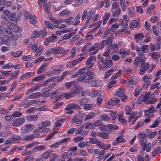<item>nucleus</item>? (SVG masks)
<instances>
[{"mask_svg": "<svg viewBox=\"0 0 161 161\" xmlns=\"http://www.w3.org/2000/svg\"><path fill=\"white\" fill-rule=\"evenodd\" d=\"M95 59L93 57H90L86 62V67L81 68L77 72V74L80 75V77L77 78L78 81L89 83L94 77V73L92 70L88 69L92 68L94 66Z\"/></svg>", "mask_w": 161, "mask_h": 161, "instance_id": "f257e3e1", "label": "nucleus"}, {"mask_svg": "<svg viewBox=\"0 0 161 161\" xmlns=\"http://www.w3.org/2000/svg\"><path fill=\"white\" fill-rule=\"evenodd\" d=\"M98 64L99 69L104 71L113 65V63L109 57H100L98 58Z\"/></svg>", "mask_w": 161, "mask_h": 161, "instance_id": "f03ea898", "label": "nucleus"}, {"mask_svg": "<svg viewBox=\"0 0 161 161\" xmlns=\"http://www.w3.org/2000/svg\"><path fill=\"white\" fill-rule=\"evenodd\" d=\"M138 100L140 102H145L146 103L151 104H153L157 101L154 95L150 94L149 92L144 95H142Z\"/></svg>", "mask_w": 161, "mask_h": 161, "instance_id": "7ed1b4c3", "label": "nucleus"}, {"mask_svg": "<svg viewBox=\"0 0 161 161\" xmlns=\"http://www.w3.org/2000/svg\"><path fill=\"white\" fill-rule=\"evenodd\" d=\"M81 107L77 103H70L67 105L64 110H65L64 113L65 114H73L74 111L73 109H80Z\"/></svg>", "mask_w": 161, "mask_h": 161, "instance_id": "20e7f679", "label": "nucleus"}, {"mask_svg": "<svg viewBox=\"0 0 161 161\" xmlns=\"http://www.w3.org/2000/svg\"><path fill=\"white\" fill-rule=\"evenodd\" d=\"M110 10L113 16L114 17L119 16L121 11L120 8L116 2H114L112 3Z\"/></svg>", "mask_w": 161, "mask_h": 161, "instance_id": "39448f33", "label": "nucleus"}, {"mask_svg": "<svg viewBox=\"0 0 161 161\" xmlns=\"http://www.w3.org/2000/svg\"><path fill=\"white\" fill-rule=\"evenodd\" d=\"M102 44L100 43V42L99 43H95L92 47H90L89 50V52L93 51V52L91 53L92 55H95L98 52V50H101L103 48Z\"/></svg>", "mask_w": 161, "mask_h": 161, "instance_id": "423d86ee", "label": "nucleus"}, {"mask_svg": "<svg viewBox=\"0 0 161 161\" xmlns=\"http://www.w3.org/2000/svg\"><path fill=\"white\" fill-rule=\"evenodd\" d=\"M148 47V45H147L142 46V49L141 50V51H142L141 54V55H138L140 56V60L142 63H144L146 61V58L144 55V54L148 52L149 51Z\"/></svg>", "mask_w": 161, "mask_h": 161, "instance_id": "0eeeda50", "label": "nucleus"}, {"mask_svg": "<svg viewBox=\"0 0 161 161\" xmlns=\"http://www.w3.org/2000/svg\"><path fill=\"white\" fill-rule=\"evenodd\" d=\"M138 112L137 111L134 112H131L128 119V122L130 125L134 124L136 120L138 119L139 116L140 114H139L137 115Z\"/></svg>", "mask_w": 161, "mask_h": 161, "instance_id": "6e6552de", "label": "nucleus"}, {"mask_svg": "<svg viewBox=\"0 0 161 161\" xmlns=\"http://www.w3.org/2000/svg\"><path fill=\"white\" fill-rule=\"evenodd\" d=\"M35 127L34 125L28 124L22 127L20 130V132L22 133H25L31 131Z\"/></svg>", "mask_w": 161, "mask_h": 161, "instance_id": "1a4fd4ad", "label": "nucleus"}, {"mask_svg": "<svg viewBox=\"0 0 161 161\" xmlns=\"http://www.w3.org/2000/svg\"><path fill=\"white\" fill-rule=\"evenodd\" d=\"M85 57L82 56L76 59L69 62L66 65L67 68L69 69L71 68L73 66L76 65L79 63H80L84 59Z\"/></svg>", "mask_w": 161, "mask_h": 161, "instance_id": "9d476101", "label": "nucleus"}, {"mask_svg": "<svg viewBox=\"0 0 161 161\" xmlns=\"http://www.w3.org/2000/svg\"><path fill=\"white\" fill-rule=\"evenodd\" d=\"M10 12L8 10H5L3 12V18L6 21L5 23L7 24V26L9 30H10V25L9 20H10Z\"/></svg>", "mask_w": 161, "mask_h": 161, "instance_id": "9b49d317", "label": "nucleus"}, {"mask_svg": "<svg viewBox=\"0 0 161 161\" xmlns=\"http://www.w3.org/2000/svg\"><path fill=\"white\" fill-rule=\"evenodd\" d=\"M152 79V75H146L142 78L143 81L144 82L143 87L147 88L151 83Z\"/></svg>", "mask_w": 161, "mask_h": 161, "instance_id": "f8f14e48", "label": "nucleus"}, {"mask_svg": "<svg viewBox=\"0 0 161 161\" xmlns=\"http://www.w3.org/2000/svg\"><path fill=\"white\" fill-rule=\"evenodd\" d=\"M157 110L153 106H151L148 110H144L145 115L147 117L150 118L153 116V113L157 112Z\"/></svg>", "mask_w": 161, "mask_h": 161, "instance_id": "ddd939ff", "label": "nucleus"}, {"mask_svg": "<svg viewBox=\"0 0 161 161\" xmlns=\"http://www.w3.org/2000/svg\"><path fill=\"white\" fill-rule=\"evenodd\" d=\"M149 67V64L148 63H142L140 68L139 74L143 75L144 74V72L147 71Z\"/></svg>", "mask_w": 161, "mask_h": 161, "instance_id": "4468645a", "label": "nucleus"}, {"mask_svg": "<svg viewBox=\"0 0 161 161\" xmlns=\"http://www.w3.org/2000/svg\"><path fill=\"white\" fill-rule=\"evenodd\" d=\"M114 37L112 35L109 36L105 40H103L100 42V43L102 44L103 48L104 47V44L111 45Z\"/></svg>", "mask_w": 161, "mask_h": 161, "instance_id": "2eb2a0df", "label": "nucleus"}, {"mask_svg": "<svg viewBox=\"0 0 161 161\" xmlns=\"http://www.w3.org/2000/svg\"><path fill=\"white\" fill-rule=\"evenodd\" d=\"M25 122V119L21 117L14 120L12 123V125L15 126H19Z\"/></svg>", "mask_w": 161, "mask_h": 161, "instance_id": "dca6fc26", "label": "nucleus"}, {"mask_svg": "<svg viewBox=\"0 0 161 161\" xmlns=\"http://www.w3.org/2000/svg\"><path fill=\"white\" fill-rule=\"evenodd\" d=\"M11 5L13 4L11 7V9L12 10H14L16 8L17 10H20L21 8V6L19 4V1L14 0H13L12 2H11Z\"/></svg>", "mask_w": 161, "mask_h": 161, "instance_id": "f3484780", "label": "nucleus"}, {"mask_svg": "<svg viewBox=\"0 0 161 161\" xmlns=\"http://www.w3.org/2000/svg\"><path fill=\"white\" fill-rule=\"evenodd\" d=\"M95 14V11L94 9H91L87 14V15L86 19L85 24H87L90 20L94 16Z\"/></svg>", "mask_w": 161, "mask_h": 161, "instance_id": "a211bd4d", "label": "nucleus"}, {"mask_svg": "<svg viewBox=\"0 0 161 161\" xmlns=\"http://www.w3.org/2000/svg\"><path fill=\"white\" fill-rule=\"evenodd\" d=\"M57 37L54 34H52L50 37L47 39L44 42V45L47 46L49 43L55 41V39Z\"/></svg>", "mask_w": 161, "mask_h": 161, "instance_id": "6ab92c4d", "label": "nucleus"}, {"mask_svg": "<svg viewBox=\"0 0 161 161\" xmlns=\"http://www.w3.org/2000/svg\"><path fill=\"white\" fill-rule=\"evenodd\" d=\"M64 52V49L62 47H57L51 49V53L53 54H59L62 53Z\"/></svg>", "mask_w": 161, "mask_h": 161, "instance_id": "aec40b11", "label": "nucleus"}, {"mask_svg": "<svg viewBox=\"0 0 161 161\" xmlns=\"http://www.w3.org/2000/svg\"><path fill=\"white\" fill-rule=\"evenodd\" d=\"M58 96H59V98H62L63 97H65L66 99H68L75 96L72 92L71 93H63L61 94H59Z\"/></svg>", "mask_w": 161, "mask_h": 161, "instance_id": "412c9836", "label": "nucleus"}, {"mask_svg": "<svg viewBox=\"0 0 161 161\" xmlns=\"http://www.w3.org/2000/svg\"><path fill=\"white\" fill-rule=\"evenodd\" d=\"M130 46L132 49L135 50H136L137 54L138 55H141V54L142 52L141 50L142 49V46H141V47H140L139 46L135 45L133 43L131 42L130 43Z\"/></svg>", "mask_w": 161, "mask_h": 161, "instance_id": "4be33fe9", "label": "nucleus"}, {"mask_svg": "<svg viewBox=\"0 0 161 161\" xmlns=\"http://www.w3.org/2000/svg\"><path fill=\"white\" fill-rule=\"evenodd\" d=\"M11 26L12 27V28H11V29H12L13 32V33H20L22 31V28L20 27H18L16 24L14 25H12L11 24Z\"/></svg>", "mask_w": 161, "mask_h": 161, "instance_id": "5701e85b", "label": "nucleus"}, {"mask_svg": "<svg viewBox=\"0 0 161 161\" xmlns=\"http://www.w3.org/2000/svg\"><path fill=\"white\" fill-rule=\"evenodd\" d=\"M126 140L124 139L123 136H119L117 137L116 140L114 141L112 144L114 146L117 145L118 143L120 142H125Z\"/></svg>", "mask_w": 161, "mask_h": 161, "instance_id": "b1692460", "label": "nucleus"}, {"mask_svg": "<svg viewBox=\"0 0 161 161\" xmlns=\"http://www.w3.org/2000/svg\"><path fill=\"white\" fill-rule=\"evenodd\" d=\"M143 34V33H139L136 34L134 35V38L136 39V42L138 43L139 41H142L144 38Z\"/></svg>", "mask_w": 161, "mask_h": 161, "instance_id": "393cba45", "label": "nucleus"}, {"mask_svg": "<svg viewBox=\"0 0 161 161\" xmlns=\"http://www.w3.org/2000/svg\"><path fill=\"white\" fill-rule=\"evenodd\" d=\"M107 127L109 128V130H107V131L108 132L111 134L113 130H117L119 128V127L114 125H112L108 124L107 125Z\"/></svg>", "mask_w": 161, "mask_h": 161, "instance_id": "a878e982", "label": "nucleus"}, {"mask_svg": "<svg viewBox=\"0 0 161 161\" xmlns=\"http://www.w3.org/2000/svg\"><path fill=\"white\" fill-rule=\"evenodd\" d=\"M126 25H124L123 27V29H121L118 31V34H124L125 33H127L129 34L130 32L129 31H128V28L126 27Z\"/></svg>", "mask_w": 161, "mask_h": 161, "instance_id": "bb28decb", "label": "nucleus"}, {"mask_svg": "<svg viewBox=\"0 0 161 161\" xmlns=\"http://www.w3.org/2000/svg\"><path fill=\"white\" fill-rule=\"evenodd\" d=\"M92 79L89 82H90V85L92 87H98L101 85V81L99 80L92 81Z\"/></svg>", "mask_w": 161, "mask_h": 161, "instance_id": "cd10ccee", "label": "nucleus"}, {"mask_svg": "<svg viewBox=\"0 0 161 161\" xmlns=\"http://www.w3.org/2000/svg\"><path fill=\"white\" fill-rule=\"evenodd\" d=\"M82 120L80 118L78 115L74 116L71 119V122L72 123H75L77 124H79L82 122Z\"/></svg>", "mask_w": 161, "mask_h": 161, "instance_id": "c85d7f7f", "label": "nucleus"}, {"mask_svg": "<svg viewBox=\"0 0 161 161\" xmlns=\"http://www.w3.org/2000/svg\"><path fill=\"white\" fill-rule=\"evenodd\" d=\"M43 32L46 33V31L42 30L40 31L38 30L34 31L32 33V36L34 38H37L40 36V34H43Z\"/></svg>", "mask_w": 161, "mask_h": 161, "instance_id": "c756f323", "label": "nucleus"}, {"mask_svg": "<svg viewBox=\"0 0 161 161\" xmlns=\"http://www.w3.org/2000/svg\"><path fill=\"white\" fill-rule=\"evenodd\" d=\"M52 152V151L48 150L42 154V158L44 159H47L51 156V154Z\"/></svg>", "mask_w": 161, "mask_h": 161, "instance_id": "7c9ffc66", "label": "nucleus"}, {"mask_svg": "<svg viewBox=\"0 0 161 161\" xmlns=\"http://www.w3.org/2000/svg\"><path fill=\"white\" fill-rule=\"evenodd\" d=\"M26 120L29 121H36L38 119V117L36 115H29L26 118Z\"/></svg>", "mask_w": 161, "mask_h": 161, "instance_id": "2f4dec72", "label": "nucleus"}, {"mask_svg": "<svg viewBox=\"0 0 161 161\" xmlns=\"http://www.w3.org/2000/svg\"><path fill=\"white\" fill-rule=\"evenodd\" d=\"M23 51L21 50L17 51L15 52H12L11 53V56L14 57H19L22 55Z\"/></svg>", "mask_w": 161, "mask_h": 161, "instance_id": "473e14b6", "label": "nucleus"}, {"mask_svg": "<svg viewBox=\"0 0 161 161\" xmlns=\"http://www.w3.org/2000/svg\"><path fill=\"white\" fill-rule=\"evenodd\" d=\"M51 5V3L50 2H49L47 3H45L44 4L43 7L46 13L47 14H49Z\"/></svg>", "mask_w": 161, "mask_h": 161, "instance_id": "72a5a7b5", "label": "nucleus"}, {"mask_svg": "<svg viewBox=\"0 0 161 161\" xmlns=\"http://www.w3.org/2000/svg\"><path fill=\"white\" fill-rule=\"evenodd\" d=\"M81 17V16L80 14H78L76 16L75 19L73 21V25L74 26H76L78 25L80 22V21L79 20Z\"/></svg>", "mask_w": 161, "mask_h": 161, "instance_id": "f704fd0d", "label": "nucleus"}, {"mask_svg": "<svg viewBox=\"0 0 161 161\" xmlns=\"http://www.w3.org/2000/svg\"><path fill=\"white\" fill-rule=\"evenodd\" d=\"M41 96L40 93L39 92H35L30 95L28 97L29 99L38 98Z\"/></svg>", "mask_w": 161, "mask_h": 161, "instance_id": "c9c22d12", "label": "nucleus"}, {"mask_svg": "<svg viewBox=\"0 0 161 161\" xmlns=\"http://www.w3.org/2000/svg\"><path fill=\"white\" fill-rule=\"evenodd\" d=\"M29 19H30V22L31 24L34 25H37V19L35 15H32Z\"/></svg>", "mask_w": 161, "mask_h": 161, "instance_id": "e433bc0d", "label": "nucleus"}, {"mask_svg": "<svg viewBox=\"0 0 161 161\" xmlns=\"http://www.w3.org/2000/svg\"><path fill=\"white\" fill-rule=\"evenodd\" d=\"M48 65L47 63L43 64L38 69L37 72V74H40L43 72L44 69Z\"/></svg>", "mask_w": 161, "mask_h": 161, "instance_id": "4c0bfd02", "label": "nucleus"}, {"mask_svg": "<svg viewBox=\"0 0 161 161\" xmlns=\"http://www.w3.org/2000/svg\"><path fill=\"white\" fill-rule=\"evenodd\" d=\"M83 90V88L80 86H77L75 89H73L72 92L73 93L74 95H75V94L80 93Z\"/></svg>", "mask_w": 161, "mask_h": 161, "instance_id": "58836bf2", "label": "nucleus"}, {"mask_svg": "<svg viewBox=\"0 0 161 161\" xmlns=\"http://www.w3.org/2000/svg\"><path fill=\"white\" fill-rule=\"evenodd\" d=\"M120 46V44L119 43H118V44L114 43L111 44L108 47V48H109L110 49H113L117 51Z\"/></svg>", "mask_w": 161, "mask_h": 161, "instance_id": "ea45409f", "label": "nucleus"}, {"mask_svg": "<svg viewBox=\"0 0 161 161\" xmlns=\"http://www.w3.org/2000/svg\"><path fill=\"white\" fill-rule=\"evenodd\" d=\"M75 34V32H71L69 33L63 35L62 36L61 38L63 40L69 39L70 38Z\"/></svg>", "mask_w": 161, "mask_h": 161, "instance_id": "a19ab883", "label": "nucleus"}, {"mask_svg": "<svg viewBox=\"0 0 161 161\" xmlns=\"http://www.w3.org/2000/svg\"><path fill=\"white\" fill-rule=\"evenodd\" d=\"M35 135H30L26 136H24L22 137V140L25 141H29V140L34 139L35 138Z\"/></svg>", "mask_w": 161, "mask_h": 161, "instance_id": "79ce46f5", "label": "nucleus"}, {"mask_svg": "<svg viewBox=\"0 0 161 161\" xmlns=\"http://www.w3.org/2000/svg\"><path fill=\"white\" fill-rule=\"evenodd\" d=\"M15 13L11 14V24L12 25H14L17 24V20L16 18L14 17L15 16Z\"/></svg>", "mask_w": 161, "mask_h": 161, "instance_id": "37998d69", "label": "nucleus"}, {"mask_svg": "<svg viewBox=\"0 0 161 161\" xmlns=\"http://www.w3.org/2000/svg\"><path fill=\"white\" fill-rule=\"evenodd\" d=\"M160 57V54L157 52L152 53L151 54V57L153 59H157L159 58Z\"/></svg>", "mask_w": 161, "mask_h": 161, "instance_id": "c03bdc74", "label": "nucleus"}, {"mask_svg": "<svg viewBox=\"0 0 161 161\" xmlns=\"http://www.w3.org/2000/svg\"><path fill=\"white\" fill-rule=\"evenodd\" d=\"M110 16V14L109 13L106 12L105 13L103 22V25H104L106 23Z\"/></svg>", "mask_w": 161, "mask_h": 161, "instance_id": "a18cd8bd", "label": "nucleus"}, {"mask_svg": "<svg viewBox=\"0 0 161 161\" xmlns=\"http://www.w3.org/2000/svg\"><path fill=\"white\" fill-rule=\"evenodd\" d=\"M46 148V147L42 145L36 146L34 147V149H35L36 152L42 151L45 149Z\"/></svg>", "mask_w": 161, "mask_h": 161, "instance_id": "49530a36", "label": "nucleus"}, {"mask_svg": "<svg viewBox=\"0 0 161 161\" xmlns=\"http://www.w3.org/2000/svg\"><path fill=\"white\" fill-rule=\"evenodd\" d=\"M23 94H21L19 96H14L13 95L11 96V99L12 101H15L19 100L21 99L23 95Z\"/></svg>", "mask_w": 161, "mask_h": 161, "instance_id": "de8ad7c7", "label": "nucleus"}, {"mask_svg": "<svg viewBox=\"0 0 161 161\" xmlns=\"http://www.w3.org/2000/svg\"><path fill=\"white\" fill-rule=\"evenodd\" d=\"M88 102V99L86 98H84L83 99H80L78 101V103L81 106L84 105L86 103Z\"/></svg>", "mask_w": 161, "mask_h": 161, "instance_id": "09e8293b", "label": "nucleus"}, {"mask_svg": "<svg viewBox=\"0 0 161 161\" xmlns=\"http://www.w3.org/2000/svg\"><path fill=\"white\" fill-rule=\"evenodd\" d=\"M133 81V79L132 77H130L128 79L127 82L126 83L127 86L129 87H132L133 84H135Z\"/></svg>", "mask_w": 161, "mask_h": 161, "instance_id": "8fccbe9b", "label": "nucleus"}, {"mask_svg": "<svg viewBox=\"0 0 161 161\" xmlns=\"http://www.w3.org/2000/svg\"><path fill=\"white\" fill-rule=\"evenodd\" d=\"M114 71V69L113 68H111L108 69L105 73L104 75L105 79L108 78L110 75L112 74V73Z\"/></svg>", "mask_w": 161, "mask_h": 161, "instance_id": "3c124183", "label": "nucleus"}, {"mask_svg": "<svg viewBox=\"0 0 161 161\" xmlns=\"http://www.w3.org/2000/svg\"><path fill=\"white\" fill-rule=\"evenodd\" d=\"M95 115L96 114L94 112L90 113L86 115L84 120L85 121H86L89 119H90L93 118L95 116Z\"/></svg>", "mask_w": 161, "mask_h": 161, "instance_id": "603ef678", "label": "nucleus"}, {"mask_svg": "<svg viewBox=\"0 0 161 161\" xmlns=\"http://www.w3.org/2000/svg\"><path fill=\"white\" fill-rule=\"evenodd\" d=\"M44 78V75H38L36 77H35L32 80V81H39L43 80Z\"/></svg>", "mask_w": 161, "mask_h": 161, "instance_id": "864d4df0", "label": "nucleus"}, {"mask_svg": "<svg viewBox=\"0 0 161 161\" xmlns=\"http://www.w3.org/2000/svg\"><path fill=\"white\" fill-rule=\"evenodd\" d=\"M68 71H66L64 72L63 74L59 77L57 78V82H59L64 78L65 76L68 74Z\"/></svg>", "mask_w": 161, "mask_h": 161, "instance_id": "5fc2aeb1", "label": "nucleus"}, {"mask_svg": "<svg viewBox=\"0 0 161 161\" xmlns=\"http://www.w3.org/2000/svg\"><path fill=\"white\" fill-rule=\"evenodd\" d=\"M140 58L139 57H136L134 61V68H138L140 65Z\"/></svg>", "mask_w": 161, "mask_h": 161, "instance_id": "6e6d98bb", "label": "nucleus"}, {"mask_svg": "<svg viewBox=\"0 0 161 161\" xmlns=\"http://www.w3.org/2000/svg\"><path fill=\"white\" fill-rule=\"evenodd\" d=\"M28 48H31L35 52L37 50V45L36 43H32L30 44L28 46Z\"/></svg>", "mask_w": 161, "mask_h": 161, "instance_id": "4d7b16f0", "label": "nucleus"}, {"mask_svg": "<svg viewBox=\"0 0 161 161\" xmlns=\"http://www.w3.org/2000/svg\"><path fill=\"white\" fill-rule=\"evenodd\" d=\"M74 19L73 17H69L68 18L64 19V21L68 24V25H73V21L72 20Z\"/></svg>", "mask_w": 161, "mask_h": 161, "instance_id": "13d9d810", "label": "nucleus"}, {"mask_svg": "<svg viewBox=\"0 0 161 161\" xmlns=\"http://www.w3.org/2000/svg\"><path fill=\"white\" fill-rule=\"evenodd\" d=\"M122 70L119 69L116 74H114L112 76V78L114 79H116L119 77L122 74Z\"/></svg>", "mask_w": 161, "mask_h": 161, "instance_id": "bf43d9fd", "label": "nucleus"}, {"mask_svg": "<svg viewBox=\"0 0 161 161\" xmlns=\"http://www.w3.org/2000/svg\"><path fill=\"white\" fill-rule=\"evenodd\" d=\"M98 136L101 138L105 139H108L109 138L108 134L104 132H100Z\"/></svg>", "mask_w": 161, "mask_h": 161, "instance_id": "052dcab7", "label": "nucleus"}, {"mask_svg": "<svg viewBox=\"0 0 161 161\" xmlns=\"http://www.w3.org/2000/svg\"><path fill=\"white\" fill-rule=\"evenodd\" d=\"M160 85V83L157 82L151 84L150 86V89L153 90L155 88L157 89V90L158 91V88Z\"/></svg>", "mask_w": 161, "mask_h": 161, "instance_id": "680f3d73", "label": "nucleus"}, {"mask_svg": "<svg viewBox=\"0 0 161 161\" xmlns=\"http://www.w3.org/2000/svg\"><path fill=\"white\" fill-rule=\"evenodd\" d=\"M70 11L67 9H64L61 11L59 13V16L62 17L66 15H68L70 14Z\"/></svg>", "mask_w": 161, "mask_h": 161, "instance_id": "e2e57ef3", "label": "nucleus"}, {"mask_svg": "<svg viewBox=\"0 0 161 161\" xmlns=\"http://www.w3.org/2000/svg\"><path fill=\"white\" fill-rule=\"evenodd\" d=\"M161 151V148L160 147H158L156 148L152 152V155L154 157H155L158 153H160Z\"/></svg>", "mask_w": 161, "mask_h": 161, "instance_id": "0e129e2a", "label": "nucleus"}, {"mask_svg": "<svg viewBox=\"0 0 161 161\" xmlns=\"http://www.w3.org/2000/svg\"><path fill=\"white\" fill-rule=\"evenodd\" d=\"M153 31L154 34L157 36H158L159 35V32L158 28L155 25L153 26Z\"/></svg>", "mask_w": 161, "mask_h": 161, "instance_id": "69168bd1", "label": "nucleus"}, {"mask_svg": "<svg viewBox=\"0 0 161 161\" xmlns=\"http://www.w3.org/2000/svg\"><path fill=\"white\" fill-rule=\"evenodd\" d=\"M140 143L142 145V150L143 151H144L146 149V139L145 140H142L140 141Z\"/></svg>", "mask_w": 161, "mask_h": 161, "instance_id": "338daca9", "label": "nucleus"}, {"mask_svg": "<svg viewBox=\"0 0 161 161\" xmlns=\"http://www.w3.org/2000/svg\"><path fill=\"white\" fill-rule=\"evenodd\" d=\"M45 25L50 29L53 30L54 28V25L48 21H44Z\"/></svg>", "mask_w": 161, "mask_h": 161, "instance_id": "774afa93", "label": "nucleus"}]
</instances>
